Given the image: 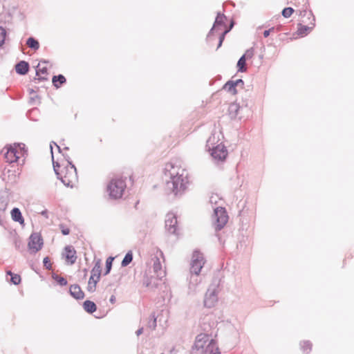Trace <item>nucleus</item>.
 <instances>
[{
	"label": "nucleus",
	"instance_id": "26",
	"mask_svg": "<svg viewBox=\"0 0 354 354\" xmlns=\"http://www.w3.org/2000/svg\"><path fill=\"white\" fill-rule=\"evenodd\" d=\"M26 45L34 50H37L39 48V43L37 39L33 37H30L26 40Z\"/></svg>",
	"mask_w": 354,
	"mask_h": 354
},
{
	"label": "nucleus",
	"instance_id": "12",
	"mask_svg": "<svg viewBox=\"0 0 354 354\" xmlns=\"http://www.w3.org/2000/svg\"><path fill=\"white\" fill-rule=\"evenodd\" d=\"M161 280L162 279H159L155 275L149 277L145 274L143 278V285L149 288L155 289L159 286Z\"/></svg>",
	"mask_w": 354,
	"mask_h": 354
},
{
	"label": "nucleus",
	"instance_id": "34",
	"mask_svg": "<svg viewBox=\"0 0 354 354\" xmlns=\"http://www.w3.org/2000/svg\"><path fill=\"white\" fill-rule=\"evenodd\" d=\"M8 275H10V282L15 285H18L21 282V277L17 274H14L11 271L7 272Z\"/></svg>",
	"mask_w": 354,
	"mask_h": 354
},
{
	"label": "nucleus",
	"instance_id": "60",
	"mask_svg": "<svg viewBox=\"0 0 354 354\" xmlns=\"http://www.w3.org/2000/svg\"><path fill=\"white\" fill-rule=\"evenodd\" d=\"M15 246L17 248L19 246V244H17V241L15 242Z\"/></svg>",
	"mask_w": 354,
	"mask_h": 354
},
{
	"label": "nucleus",
	"instance_id": "14",
	"mask_svg": "<svg viewBox=\"0 0 354 354\" xmlns=\"http://www.w3.org/2000/svg\"><path fill=\"white\" fill-rule=\"evenodd\" d=\"M66 174L64 176H62L61 174L59 175V180H61L62 183L67 186V187H72L73 183L77 180V178H73L71 176V169H68V167H66Z\"/></svg>",
	"mask_w": 354,
	"mask_h": 354
},
{
	"label": "nucleus",
	"instance_id": "42",
	"mask_svg": "<svg viewBox=\"0 0 354 354\" xmlns=\"http://www.w3.org/2000/svg\"><path fill=\"white\" fill-rule=\"evenodd\" d=\"M253 55H254V49H253V48H250L248 49L242 56H244V57L247 60V59H251L253 57Z\"/></svg>",
	"mask_w": 354,
	"mask_h": 354
},
{
	"label": "nucleus",
	"instance_id": "9",
	"mask_svg": "<svg viewBox=\"0 0 354 354\" xmlns=\"http://www.w3.org/2000/svg\"><path fill=\"white\" fill-rule=\"evenodd\" d=\"M44 244L41 236L38 233H32L29 237L28 246L29 250H32L33 252L39 251Z\"/></svg>",
	"mask_w": 354,
	"mask_h": 354
},
{
	"label": "nucleus",
	"instance_id": "38",
	"mask_svg": "<svg viewBox=\"0 0 354 354\" xmlns=\"http://www.w3.org/2000/svg\"><path fill=\"white\" fill-rule=\"evenodd\" d=\"M294 9L291 7H287L282 10L281 15L285 18L290 17L294 12Z\"/></svg>",
	"mask_w": 354,
	"mask_h": 354
},
{
	"label": "nucleus",
	"instance_id": "57",
	"mask_svg": "<svg viewBox=\"0 0 354 354\" xmlns=\"http://www.w3.org/2000/svg\"><path fill=\"white\" fill-rule=\"evenodd\" d=\"M84 275L86 276V273H87V269H86V268H85V269L84 270Z\"/></svg>",
	"mask_w": 354,
	"mask_h": 354
},
{
	"label": "nucleus",
	"instance_id": "58",
	"mask_svg": "<svg viewBox=\"0 0 354 354\" xmlns=\"http://www.w3.org/2000/svg\"><path fill=\"white\" fill-rule=\"evenodd\" d=\"M64 149H65V150H68V149H69V148H68V147H65L64 148Z\"/></svg>",
	"mask_w": 354,
	"mask_h": 354
},
{
	"label": "nucleus",
	"instance_id": "10",
	"mask_svg": "<svg viewBox=\"0 0 354 354\" xmlns=\"http://www.w3.org/2000/svg\"><path fill=\"white\" fill-rule=\"evenodd\" d=\"M165 228L172 234H175L177 230V217L174 213H168L165 218Z\"/></svg>",
	"mask_w": 354,
	"mask_h": 354
},
{
	"label": "nucleus",
	"instance_id": "39",
	"mask_svg": "<svg viewBox=\"0 0 354 354\" xmlns=\"http://www.w3.org/2000/svg\"><path fill=\"white\" fill-rule=\"evenodd\" d=\"M301 348L304 352L309 353L312 349V344L310 341H304L301 344Z\"/></svg>",
	"mask_w": 354,
	"mask_h": 354
},
{
	"label": "nucleus",
	"instance_id": "27",
	"mask_svg": "<svg viewBox=\"0 0 354 354\" xmlns=\"http://www.w3.org/2000/svg\"><path fill=\"white\" fill-rule=\"evenodd\" d=\"M101 261L98 259L91 270V275H93L95 277H97V280H100L101 276Z\"/></svg>",
	"mask_w": 354,
	"mask_h": 354
},
{
	"label": "nucleus",
	"instance_id": "20",
	"mask_svg": "<svg viewBox=\"0 0 354 354\" xmlns=\"http://www.w3.org/2000/svg\"><path fill=\"white\" fill-rule=\"evenodd\" d=\"M66 82V77L62 75H53L52 78L53 85L56 88H59L62 84Z\"/></svg>",
	"mask_w": 354,
	"mask_h": 354
},
{
	"label": "nucleus",
	"instance_id": "43",
	"mask_svg": "<svg viewBox=\"0 0 354 354\" xmlns=\"http://www.w3.org/2000/svg\"><path fill=\"white\" fill-rule=\"evenodd\" d=\"M59 228L61 229V232L63 235H68L70 234V229L68 227H66L64 224H60Z\"/></svg>",
	"mask_w": 354,
	"mask_h": 354
},
{
	"label": "nucleus",
	"instance_id": "40",
	"mask_svg": "<svg viewBox=\"0 0 354 354\" xmlns=\"http://www.w3.org/2000/svg\"><path fill=\"white\" fill-rule=\"evenodd\" d=\"M6 37V30L3 27L0 26V47H1L5 44Z\"/></svg>",
	"mask_w": 354,
	"mask_h": 354
},
{
	"label": "nucleus",
	"instance_id": "36",
	"mask_svg": "<svg viewBox=\"0 0 354 354\" xmlns=\"http://www.w3.org/2000/svg\"><path fill=\"white\" fill-rule=\"evenodd\" d=\"M50 151H51V153H52V160H53V169H54V171H55L57 178H59V175L61 174L58 171V168L60 167V165L59 164V162H55L54 160L52 145H50Z\"/></svg>",
	"mask_w": 354,
	"mask_h": 354
},
{
	"label": "nucleus",
	"instance_id": "24",
	"mask_svg": "<svg viewBox=\"0 0 354 354\" xmlns=\"http://www.w3.org/2000/svg\"><path fill=\"white\" fill-rule=\"evenodd\" d=\"M99 281L100 280H97V277L91 275L88 280L87 290L90 292H95L96 289V285Z\"/></svg>",
	"mask_w": 354,
	"mask_h": 354
},
{
	"label": "nucleus",
	"instance_id": "18",
	"mask_svg": "<svg viewBox=\"0 0 354 354\" xmlns=\"http://www.w3.org/2000/svg\"><path fill=\"white\" fill-rule=\"evenodd\" d=\"M153 270L154 275L159 277V279H162L165 277V271L162 270L161 263L158 258L153 261Z\"/></svg>",
	"mask_w": 354,
	"mask_h": 354
},
{
	"label": "nucleus",
	"instance_id": "5",
	"mask_svg": "<svg viewBox=\"0 0 354 354\" xmlns=\"http://www.w3.org/2000/svg\"><path fill=\"white\" fill-rule=\"evenodd\" d=\"M212 220L215 225L216 231H220L223 229L228 221V216L225 209L222 207L215 208L212 215Z\"/></svg>",
	"mask_w": 354,
	"mask_h": 354
},
{
	"label": "nucleus",
	"instance_id": "13",
	"mask_svg": "<svg viewBox=\"0 0 354 354\" xmlns=\"http://www.w3.org/2000/svg\"><path fill=\"white\" fill-rule=\"evenodd\" d=\"M65 251V258L67 262L70 264H73L76 261V251L75 249L71 245H66L64 248Z\"/></svg>",
	"mask_w": 354,
	"mask_h": 354
},
{
	"label": "nucleus",
	"instance_id": "51",
	"mask_svg": "<svg viewBox=\"0 0 354 354\" xmlns=\"http://www.w3.org/2000/svg\"><path fill=\"white\" fill-rule=\"evenodd\" d=\"M63 156H64V158H65V159H66V161H67V159H68V160H71V158L69 157V156H68V155H67V154H66V155L63 154Z\"/></svg>",
	"mask_w": 354,
	"mask_h": 354
},
{
	"label": "nucleus",
	"instance_id": "46",
	"mask_svg": "<svg viewBox=\"0 0 354 354\" xmlns=\"http://www.w3.org/2000/svg\"><path fill=\"white\" fill-rule=\"evenodd\" d=\"M274 30V27H272V28H270V29H268V30H264V32H263V36H264V37H268L270 35V32H271L272 31H273Z\"/></svg>",
	"mask_w": 354,
	"mask_h": 354
},
{
	"label": "nucleus",
	"instance_id": "19",
	"mask_svg": "<svg viewBox=\"0 0 354 354\" xmlns=\"http://www.w3.org/2000/svg\"><path fill=\"white\" fill-rule=\"evenodd\" d=\"M12 219L15 221L18 222L20 224L24 223V218L22 216V214L20 211V209L18 207H14L10 212Z\"/></svg>",
	"mask_w": 354,
	"mask_h": 354
},
{
	"label": "nucleus",
	"instance_id": "1",
	"mask_svg": "<svg viewBox=\"0 0 354 354\" xmlns=\"http://www.w3.org/2000/svg\"><path fill=\"white\" fill-rule=\"evenodd\" d=\"M165 191L167 194L181 196L188 183L187 174L173 162L167 163L164 169Z\"/></svg>",
	"mask_w": 354,
	"mask_h": 354
},
{
	"label": "nucleus",
	"instance_id": "56",
	"mask_svg": "<svg viewBox=\"0 0 354 354\" xmlns=\"http://www.w3.org/2000/svg\"><path fill=\"white\" fill-rule=\"evenodd\" d=\"M39 65H40V63H39V64H37V66H36V70H37V69H40V68H39Z\"/></svg>",
	"mask_w": 354,
	"mask_h": 354
},
{
	"label": "nucleus",
	"instance_id": "47",
	"mask_svg": "<svg viewBox=\"0 0 354 354\" xmlns=\"http://www.w3.org/2000/svg\"><path fill=\"white\" fill-rule=\"evenodd\" d=\"M143 330H144V329H143V327H141V328H138V329L136 330V333L137 336L140 335L143 333Z\"/></svg>",
	"mask_w": 354,
	"mask_h": 354
},
{
	"label": "nucleus",
	"instance_id": "49",
	"mask_svg": "<svg viewBox=\"0 0 354 354\" xmlns=\"http://www.w3.org/2000/svg\"><path fill=\"white\" fill-rule=\"evenodd\" d=\"M41 214L46 218H48V211L45 209L41 212Z\"/></svg>",
	"mask_w": 354,
	"mask_h": 354
},
{
	"label": "nucleus",
	"instance_id": "52",
	"mask_svg": "<svg viewBox=\"0 0 354 354\" xmlns=\"http://www.w3.org/2000/svg\"><path fill=\"white\" fill-rule=\"evenodd\" d=\"M28 92H29V93H30V94H32V93H34L35 91H34V89H32V88H29V89H28Z\"/></svg>",
	"mask_w": 354,
	"mask_h": 354
},
{
	"label": "nucleus",
	"instance_id": "17",
	"mask_svg": "<svg viewBox=\"0 0 354 354\" xmlns=\"http://www.w3.org/2000/svg\"><path fill=\"white\" fill-rule=\"evenodd\" d=\"M226 17L224 14H221V12L217 13V16L214 21V25L207 35V38H210L212 37V35L213 34V32L216 27L218 26H223L225 24L224 19Z\"/></svg>",
	"mask_w": 354,
	"mask_h": 354
},
{
	"label": "nucleus",
	"instance_id": "53",
	"mask_svg": "<svg viewBox=\"0 0 354 354\" xmlns=\"http://www.w3.org/2000/svg\"><path fill=\"white\" fill-rule=\"evenodd\" d=\"M222 44H223V41L218 40L217 48H220L222 46Z\"/></svg>",
	"mask_w": 354,
	"mask_h": 354
},
{
	"label": "nucleus",
	"instance_id": "41",
	"mask_svg": "<svg viewBox=\"0 0 354 354\" xmlns=\"http://www.w3.org/2000/svg\"><path fill=\"white\" fill-rule=\"evenodd\" d=\"M44 266L46 269L50 270L53 269L52 264L50 263V258L48 257H46L43 260Z\"/></svg>",
	"mask_w": 354,
	"mask_h": 354
},
{
	"label": "nucleus",
	"instance_id": "8",
	"mask_svg": "<svg viewBox=\"0 0 354 354\" xmlns=\"http://www.w3.org/2000/svg\"><path fill=\"white\" fill-rule=\"evenodd\" d=\"M218 301L216 286H210L208 288L204 299V306L207 308L213 307Z\"/></svg>",
	"mask_w": 354,
	"mask_h": 354
},
{
	"label": "nucleus",
	"instance_id": "21",
	"mask_svg": "<svg viewBox=\"0 0 354 354\" xmlns=\"http://www.w3.org/2000/svg\"><path fill=\"white\" fill-rule=\"evenodd\" d=\"M83 308L84 310L89 313V314H92L94 312L96 311L97 310V306L96 304L92 301H90V300H86L83 302Z\"/></svg>",
	"mask_w": 354,
	"mask_h": 354
},
{
	"label": "nucleus",
	"instance_id": "22",
	"mask_svg": "<svg viewBox=\"0 0 354 354\" xmlns=\"http://www.w3.org/2000/svg\"><path fill=\"white\" fill-rule=\"evenodd\" d=\"M206 352H209V354H221L219 348L216 346V342L214 339H211L206 346Z\"/></svg>",
	"mask_w": 354,
	"mask_h": 354
},
{
	"label": "nucleus",
	"instance_id": "28",
	"mask_svg": "<svg viewBox=\"0 0 354 354\" xmlns=\"http://www.w3.org/2000/svg\"><path fill=\"white\" fill-rule=\"evenodd\" d=\"M246 59L244 56H241L237 62L236 67L238 69V72L245 73L247 71Z\"/></svg>",
	"mask_w": 354,
	"mask_h": 354
},
{
	"label": "nucleus",
	"instance_id": "35",
	"mask_svg": "<svg viewBox=\"0 0 354 354\" xmlns=\"http://www.w3.org/2000/svg\"><path fill=\"white\" fill-rule=\"evenodd\" d=\"M48 69L46 66L37 69V76H39L37 78H35V80H37L39 82L47 80V77L39 76L40 74H47Z\"/></svg>",
	"mask_w": 354,
	"mask_h": 354
},
{
	"label": "nucleus",
	"instance_id": "11",
	"mask_svg": "<svg viewBox=\"0 0 354 354\" xmlns=\"http://www.w3.org/2000/svg\"><path fill=\"white\" fill-rule=\"evenodd\" d=\"M202 335L197 336L194 346H192L191 354H204L206 352L205 344L207 340H204L206 337H201Z\"/></svg>",
	"mask_w": 354,
	"mask_h": 354
},
{
	"label": "nucleus",
	"instance_id": "55",
	"mask_svg": "<svg viewBox=\"0 0 354 354\" xmlns=\"http://www.w3.org/2000/svg\"><path fill=\"white\" fill-rule=\"evenodd\" d=\"M40 62H41V63H44V64H47V63H48V60L43 59V60L40 61Z\"/></svg>",
	"mask_w": 354,
	"mask_h": 354
},
{
	"label": "nucleus",
	"instance_id": "7",
	"mask_svg": "<svg viewBox=\"0 0 354 354\" xmlns=\"http://www.w3.org/2000/svg\"><path fill=\"white\" fill-rule=\"evenodd\" d=\"M248 100H243L242 104L233 102L229 105L228 114L232 120L236 118L241 119V116H239L240 112L243 109L244 107H248Z\"/></svg>",
	"mask_w": 354,
	"mask_h": 354
},
{
	"label": "nucleus",
	"instance_id": "23",
	"mask_svg": "<svg viewBox=\"0 0 354 354\" xmlns=\"http://www.w3.org/2000/svg\"><path fill=\"white\" fill-rule=\"evenodd\" d=\"M200 283V281L198 279V276L192 274L190 278V282L189 285V293L193 292L195 293L196 292V286Z\"/></svg>",
	"mask_w": 354,
	"mask_h": 354
},
{
	"label": "nucleus",
	"instance_id": "50",
	"mask_svg": "<svg viewBox=\"0 0 354 354\" xmlns=\"http://www.w3.org/2000/svg\"><path fill=\"white\" fill-rule=\"evenodd\" d=\"M115 300H116V299L114 295H112L109 299V301L111 304H114L115 302Z\"/></svg>",
	"mask_w": 354,
	"mask_h": 354
},
{
	"label": "nucleus",
	"instance_id": "33",
	"mask_svg": "<svg viewBox=\"0 0 354 354\" xmlns=\"http://www.w3.org/2000/svg\"><path fill=\"white\" fill-rule=\"evenodd\" d=\"M114 260V258L112 257H109L106 259V266H105V270H104V275H107L110 273L111 270V268H112V265H113V261Z\"/></svg>",
	"mask_w": 354,
	"mask_h": 354
},
{
	"label": "nucleus",
	"instance_id": "44",
	"mask_svg": "<svg viewBox=\"0 0 354 354\" xmlns=\"http://www.w3.org/2000/svg\"><path fill=\"white\" fill-rule=\"evenodd\" d=\"M234 84L236 85V87L237 86H240L241 88H243L244 82L243 81L242 79H238L236 80H234Z\"/></svg>",
	"mask_w": 354,
	"mask_h": 354
},
{
	"label": "nucleus",
	"instance_id": "15",
	"mask_svg": "<svg viewBox=\"0 0 354 354\" xmlns=\"http://www.w3.org/2000/svg\"><path fill=\"white\" fill-rule=\"evenodd\" d=\"M70 295L75 299L80 300L84 297V293L77 284L71 285L69 288Z\"/></svg>",
	"mask_w": 354,
	"mask_h": 354
},
{
	"label": "nucleus",
	"instance_id": "4",
	"mask_svg": "<svg viewBox=\"0 0 354 354\" xmlns=\"http://www.w3.org/2000/svg\"><path fill=\"white\" fill-rule=\"evenodd\" d=\"M25 147L26 146L23 143H17L14 146H10L4 155L5 158L9 162H17L20 155L24 156L26 153L27 151Z\"/></svg>",
	"mask_w": 354,
	"mask_h": 354
},
{
	"label": "nucleus",
	"instance_id": "6",
	"mask_svg": "<svg viewBox=\"0 0 354 354\" xmlns=\"http://www.w3.org/2000/svg\"><path fill=\"white\" fill-rule=\"evenodd\" d=\"M205 263L203 254L198 250H195L192 254L190 273L198 276L201 269Z\"/></svg>",
	"mask_w": 354,
	"mask_h": 354
},
{
	"label": "nucleus",
	"instance_id": "25",
	"mask_svg": "<svg viewBox=\"0 0 354 354\" xmlns=\"http://www.w3.org/2000/svg\"><path fill=\"white\" fill-rule=\"evenodd\" d=\"M223 89L226 90L227 92L235 95L237 93L236 86L234 83V80L227 81L223 86Z\"/></svg>",
	"mask_w": 354,
	"mask_h": 354
},
{
	"label": "nucleus",
	"instance_id": "48",
	"mask_svg": "<svg viewBox=\"0 0 354 354\" xmlns=\"http://www.w3.org/2000/svg\"><path fill=\"white\" fill-rule=\"evenodd\" d=\"M53 144H54V145L57 147V149H58L59 153H62V149H61V147H60L58 145H57V143H55V142H52L50 143V145H53Z\"/></svg>",
	"mask_w": 354,
	"mask_h": 354
},
{
	"label": "nucleus",
	"instance_id": "37",
	"mask_svg": "<svg viewBox=\"0 0 354 354\" xmlns=\"http://www.w3.org/2000/svg\"><path fill=\"white\" fill-rule=\"evenodd\" d=\"M68 165L66 167L71 169V176L73 178H77V169L71 160L67 159Z\"/></svg>",
	"mask_w": 354,
	"mask_h": 354
},
{
	"label": "nucleus",
	"instance_id": "54",
	"mask_svg": "<svg viewBox=\"0 0 354 354\" xmlns=\"http://www.w3.org/2000/svg\"><path fill=\"white\" fill-rule=\"evenodd\" d=\"M234 21H232L230 23V27L228 28H230V30H231L232 28V27L234 26Z\"/></svg>",
	"mask_w": 354,
	"mask_h": 354
},
{
	"label": "nucleus",
	"instance_id": "62",
	"mask_svg": "<svg viewBox=\"0 0 354 354\" xmlns=\"http://www.w3.org/2000/svg\"><path fill=\"white\" fill-rule=\"evenodd\" d=\"M290 2H291V0H288V3H290Z\"/></svg>",
	"mask_w": 354,
	"mask_h": 354
},
{
	"label": "nucleus",
	"instance_id": "61",
	"mask_svg": "<svg viewBox=\"0 0 354 354\" xmlns=\"http://www.w3.org/2000/svg\"><path fill=\"white\" fill-rule=\"evenodd\" d=\"M315 17H314V16H313V21H315Z\"/></svg>",
	"mask_w": 354,
	"mask_h": 354
},
{
	"label": "nucleus",
	"instance_id": "59",
	"mask_svg": "<svg viewBox=\"0 0 354 354\" xmlns=\"http://www.w3.org/2000/svg\"><path fill=\"white\" fill-rule=\"evenodd\" d=\"M15 246L17 248L19 246V244H17V241L15 242Z\"/></svg>",
	"mask_w": 354,
	"mask_h": 354
},
{
	"label": "nucleus",
	"instance_id": "31",
	"mask_svg": "<svg viewBox=\"0 0 354 354\" xmlns=\"http://www.w3.org/2000/svg\"><path fill=\"white\" fill-rule=\"evenodd\" d=\"M157 318L155 315V313H152L149 319L148 323H147V327L150 328L151 330H153L156 329L157 326Z\"/></svg>",
	"mask_w": 354,
	"mask_h": 354
},
{
	"label": "nucleus",
	"instance_id": "30",
	"mask_svg": "<svg viewBox=\"0 0 354 354\" xmlns=\"http://www.w3.org/2000/svg\"><path fill=\"white\" fill-rule=\"evenodd\" d=\"M298 26H299V27L297 29V32H298V34L301 36L306 35L314 27V26L310 27L308 26L302 25L301 24H299ZM313 26H315V24H313Z\"/></svg>",
	"mask_w": 354,
	"mask_h": 354
},
{
	"label": "nucleus",
	"instance_id": "16",
	"mask_svg": "<svg viewBox=\"0 0 354 354\" xmlns=\"http://www.w3.org/2000/svg\"><path fill=\"white\" fill-rule=\"evenodd\" d=\"M30 65L28 62L24 60L19 61L15 65L16 73L20 75H26L28 73Z\"/></svg>",
	"mask_w": 354,
	"mask_h": 354
},
{
	"label": "nucleus",
	"instance_id": "29",
	"mask_svg": "<svg viewBox=\"0 0 354 354\" xmlns=\"http://www.w3.org/2000/svg\"><path fill=\"white\" fill-rule=\"evenodd\" d=\"M133 254L132 251L131 250L128 251L126 253L124 259L122 261V263H121L122 267H127V266H129L133 261Z\"/></svg>",
	"mask_w": 354,
	"mask_h": 354
},
{
	"label": "nucleus",
	"instance_id": "2",
	"mask_svg": "<svg viewBox=\"0 0 354 354\" xmlns=\"http://www.w3.org/2000/svg\"><path fill=\"white\" fill-rule=\"evenodd\" d=\"M126 187L125 180L122 178L115 177L112 178L107 185V192L110 198L113 199L120 198Z\"/></svg>",
	"mask_w": 354,
	"mask_h": 354
},
{
	"label": "nucleus",
	"instance_id": "32",
	"mask_svg": "<svg viewBox=\"0 0 354 354\" xmlns=\"http://www.w3.org/2000/svg\"><path fill=\"white\" fill-rule=\"evenodd\" d=\"M52 278H53V279H54V280H55V281H56V282H57V283L60 286H66V285H67V283H68V281H67V280H66L65 278H64V277H61V276H59V275H58V274H55V273H53V274H52Z\"/></svg>",
	"mask_w": 354,
	"mask_h": 354
},
{
	"label": "nucleus",
	"instance_id": "45",
	"mask_svg": "<svg viewBox=\"0 0 354 354\" xmlns=\"http://www.w3.org/2000/svg\"><path fill=\"white\" fill-rule=\"evenodd\" d=\"M230 31V28H227L219 36V40L223 41L225 39V35Z\"/></svg>",
	"mask_w": 354,
	"mask_h": 354
},
{
	"label": "nucleus",
	"instance_id": "3",
	"mask_svg": "<svg viewBox=\"0 0 354 354\" xmlns=\"http://www.w3.org/2000/svg\"><path fill=\"white\" fill-rule=\"evenodd\" d=\"M206 147L210 151V155L215 160L218 162H223L227 156V150L225 145L222 143L213 146L212 142V138H209L207 141Z\"/></svg>",
	"mask_w": 354,
	"mask_h": 354
}]
</instances>
